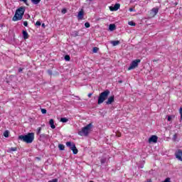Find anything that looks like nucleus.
Wrapping results in <instances>:
<instances>
[{"mask_svg":"<svg viewBox=\"0 0 182 182\" xmlns=\"http://www.w3.org/2000/svg\"><path fill=\"white\" fill-rule=\"evenodd\" d=\"M18 140L27 143V144H31L35 140V134L33 132H30L26 135L18 136Z\"/></svg>","mask_w":182,"mask_h":182,"instance_id":"f257e3e1","label":"nucleus"},{"mask_svg":"<svg viewBox=\"0 0 182 182\" xmlns=\"http://www.w3.org/2000/svg\"><path fill=\"white\" fill-rule=\"evenodd\" d=\"M25 14V7L21 6L18 8L15 13V15L13 17L14 22H16L18 21H21L22 18H23V15Z\"/></svg>","mask_w":182,"mask_h":182,"instance_id":"f03ea898","label":"nucleus"},{"mask_svg":"<svg viewBox=\"0 0 182 182\" xmlns=\"http://www.w3.org/2000/svg\"><path fill=\"white\" fill-rule=\"evenodd\" d=\"M109 95H110V91L109 90H106L105 91L101 92L98 97V105H102L106 99H107Z\"/></svg>","mask_w":182,"mask_h":182,"instance_id":"7ed1b4c3","label":"nucleus"},{"mask_svg":"<svg viewBox=\"0 0 182 182\" xmlns=\"http://www.w3.org/2000/svg\"><path fill=\"white\" fill-rule=\"evenodd\" d=\"M92 129V124H89L87 126L82 128L80 131L78 132L79 136H88L90 129Z\"/></svg>","mask_w":182,"mask_h":182,"instance_id":"20e7f679","label":"nucleus"},{"mask_svg":"<svg viewBox=\"0 0 182 182\" xmlns=\"http://www.w3.org/2000/svg\"><path fill=\"white\" fill-rule=\"evenodd\" d=\"M141 60L140 59H136L133 60L129 67L128 68V70H133V69H136V68H137V66H139V63H140Z\"/></svg>","mask_w":182,"mask_h":182,"instance_id":"39448f33","label":"nucleus"},{"mask_svg":"<svg viewBox=\"0 0 182 182\" xmlns=\"http://www.w3.org/2000/svg\"><path fill=\"white\" fill-rule=\"evenodd\" d=\"M67 147H70V150H72L73 154H77V149L76 148V145L74 143L70 141H68L66 143Z\"/></svg>","mask_w":182,"mask_h":182,"instance_id":"423d86ee","label":"nucleus"},{"mask_svg":"<svg viewBox=\"0 0 182 182\" xmlns=\"http://www.w3.org/2000/svg\"><path fill=\"white\" fill-rule=\"evenodd\" d=\"M83 16H85V11H83V9H81V10L78 12L77 18L79 21H82V19H83Z\"/></svg>","mask_w":182,"mask_h":182,"instance_id":"0eeeda50","label":"nucleus"},{"mask_svg":"<svg viewBox=\"0 0 182 182\" xmlns=\"http://www.w3.org/2000/svg\"><path fill=\"white\" fill-rule=\"evenodd\" d=\"M158 139L157 136L153 135L149 139V143H157Z\"/></svg>","mask_w":182,"mask_h":182,"instance_id":"6e6552de","label":"nucleus"},{"mask_svg":"<svg viewBox=\"0 0 182 182\" xmlns=\"http://www.w3.org/2000/svg\"><path fill=\"white\" fill-rule=\"evenodd\" d=\"M176 159H178V160H181V161H182V151L181 150H178L176 152Z\"/></svg>","mask_w":182,"mask_h":182,"instance_id":"1a4fd4ad","label":"nucleus"},{"mask_svg":"<svg viewBox=\"0 0 182 182\" xmlns=\"http://www.w3.org/2000/svg\"><path fill=\"white\" fill-rule=\"evenodd\" d=\"M120 8V4H116L114 6L109 7L110 11H118V9Z\"/></svg>","mask_w":182,"mask_h":182,"instance_id":"9d476101","label":"nucleus"},{"mask_svg":"<svg viewBox=\"0 0 182 182\" xmlns=\"http://www.w3.org/2000/svg\"><path fill=\"white\" fill-rule=\"evenodd\" d=\"M114 102V96H111L108 98V100L106 101V105H112Z\"/></svg>","mask_w":182,"mask_h":182,"instance_id":"9b49d317","label":"nucleus"},{"mask_svg":"<svg viewBox=\"0 0 182 182\" xmlns=\"http://www.w3.org/2000/svg\"><path fill=\"white\" fill-rule=\"evenodd\" d=\"M156 14H159V9L153 8L151 11V16H156Z\"/></svg>","mask_w":182,"mask_h":182,"instance_id":"f8f14e48","label":"nucleus"},{"mask_svg":"<svg viewBox=\"0 0 182 182\" xmlns=\"http://www.w3.org/2000/svg\"><path fill=\"white\" fill-rule=\"evenodd\" d=\"M49 124H50L51 129H56V126H55V122L53 121V119H50Z\"/></svg>","mask_w":182,"mask_h":182,"instance_id":"ddd939ff","label":"nucleus"},{"mask_svg":"<svg viewBox=\"0 0 182 182\" xmlns=\"http://www.w3.org/2000/svg\"><path fill=\"white\" fill-rule=\"evenodd\" d=\"M110 43L113 46H117V45H120V41H110Z\"/></svg>","mask_w":182,"mask_h":182,"instance_id":"4468645a","label":"nucleus"},{"mask_svg":"<svg viewBox=\"0 0 182 182\" xmlns=\"http://www.w3.org/2000/svg\"><path fill=\"white\" fill-rule=\"evenodd\" d=\"M23 37L25 39H28V38H29V34H28V31H23Z\"/></svg>","mask_w":182,"mask_h":182,"instance_id":"2eb2a0df","label":"nucleus"},{"mask_svg":"<svg viewBox=\"0 0 182 182\" xmlns=\"http://www.w3.org/2000/svg\"><path fill=\"white\" fill-rule=\"evenodd\" d=\"M109 29L111 31H113L116 29V25L114 24H109Z\"/></svg>","mask_w":182,"mask_h":182,"instance_id":"dca6fc26","label":"nucleus"},{"mask_svg":"<svg viewBox=\"0 0 182 182\" xmlns=\"http://www.w3.org/2000/svg\"><path fill=\"white\" fill-rule=\"evenodd\" d=\"M60 122H61L62 123H68V122H69V119L66 117H62L60 118Z\"/></svg>","mask_w":182,"mask_h":182,"instance_id":"f3484780","label":"nucleus"},{"mask_svg":"<svg viewBox=\"0 0 182 182\" xmlns=\"http://www.w3.org/2000/svg\"><path fill=\"white\" fill-rule=\"evenodd\" d=\"M31 2L34 4V5H38V4H39L41 2V0H31Z\"/></svg>","mask_w":182,"mask_h":182,"instance_id":"a211bd4d","label":"nucleus"},{"mask_svg":"<svg viewBox=\"0 0 182 182\" xmlns=\"http://www.w3.org/2000/svg\"><path fill=\"white\" fill-rule=\"evenodd\" d=\"M58 149H59V150H65V145L60 144L58 145Z\"/></svg>","mask_w":182,"mask_h":182,"instance_id":"6ab92c4d","label":"nucleus"},{"mask_svg":"<svg viewBox=\"0 0 182 182\" xmlns=\"http://www.w3.org/2000/svg\"><path fill=\"white\" fill-rule=\"evenodd\" d=\"M4 137H9V132L5 131L4 132Z\"/></svg>","mask_w":182,"mask_h":182,"instance_id":"aec40b11","label":"nucleus"},{"mask_svg":"<svg viewBox=\"0 0 182 182\" xmlns=\"http://www.w3.org/2000/svg\"><path fill=\"white\" fill-rule=\"evenodd\" d=\"M73 36H79V31H74L73 32Z\"/></svg>","mask_w":182,"mask_h":182,"instance_id":"412c9836","label":"nucleus"},{"mask_svg":"<svg viewBox=\"0 0 182 182\" xmlns=\"http://www.w3.org/2000/svg\"><path fill=\"white\" fill-rule=\"evenodd\" d=\"M128 24L130 25V26H136V23L133 21H129Z\"/></svg>","mask_w":182,"mask_h":182,"instance_id":"4be33fe9","label":"nucleus"},{"mask_svg":"<svg viewBox=\"0 0 182 182\" xmlns=\"http://www.w3.org/2000/svg\"><path fill=\"white\" fill-rule=\"evenodd\" d=\"M97 50H99V48H97V47H95V48H93V49H92V52H93L94 53H97Z\"/></svg>","mask_w":182,"mask_h":182,"instance_id":"5701e85b","label":"nucleus"},{"mask_svg":"<svg viewBox=\"0 0 182 182\" xmlns=\"http://www.w3.org/2000/svg\"><path fill=\"white\" fill-rule=\"evenodd\" d=\"M85 28H90V23L89 22H86L85 23Z\"/></svg>","mask_w":182,"mask_h":182,"instance_id":"b1692460","label":"nucleus"},{"mask_svg":"<svg viewBox=\"0 0 182 182\" xmlns=\"http://www.w3.org/2000/svg\"><path fill=\"white\" fill-rule=\"evenodd\" d=\"M46 109H43V108H42L41 109V113L43 114H46Z\"/></svg>","mask_w":182,"mask_h":182,"instance_id":"393cba45","label":"nucleus"},{"mask_svg":"<svg viewBox=\"0 0 182 182\" xmlns=\"http://www.w3.org/2000/svg\"><path fill=\"white\" fill-rule=\"evenodd\" d=\"M172 119H173V116L169 115V116H168L167 120H168V122H171Z\"/></svg>","mask_w":182,"mask_h":182,"instance_id":"a878e982","label":"nucleus"},{"mask_svg":"<svg viewBox=\"0 0 182 182\" xmlns=\"http://www.w3.org/2000/svg\"><path fill=\"white\" fill-rule=\"evenodd\" d=\"M65 60H70V57L69 55H65Z\"/></svg>","mask_w":182,"mask_h":182,"instance_id":"bb28decb","label":"nucleus"},{"mask_svg":"<svg viewBox=\"0 0 182 182\" xmlns=\"http://www.w3.org/2000/svg\"><path fill=\"white\" fill-rule=\"evenodd\" d=\"M42 130V128L39 127L37 130V134H41V131Z\"/></svg>","mask_w":182,"mask_h":182,"instance_id":"cd10ccee","label":"nucleus"},{"mask_svg":"<svg viewBox=\"0 0 182 182\" xmlns=\"http://www.w3.org/2000/svg\"><path fill=\"white\" fill-rule=\"evenodd\" d=\"M10 151H16V147H11Z\"/></svg>","mask_w":182,"mask_h":182,"instance_id":"c85d7f7f","label":"nucleus"},{"mask_svg":"<svg viewBox=\"0 0 182 182\" xmlns=\"http://www.w3.org/2000/svg\"><path fill=\"white\" fill-rule=\"evenodd\" d=\"M129 12H136V10L134 9L133 8H130V9H129Z\"/></svg>","mask_w":182,"mask_h":182,"instance_id":"c756f323","label":"nucleus"},{"mask_svg":"<svg viewBox=\"0 0 182 182\" xmlns=\"http://www.w3.org/2000/svg\"><path fill=\"white\" fill-rule=\"evenodd\" d=\"M36 25L37 26H41V21H36Z\"/></svg>","mask_w":182,"mask_h":182,"instance_id":"7c9ffc66","label":"nucleus"},{"mask_svg":"<svg viewBox=\"0 0 182 182\" xmlns=\"http://www.w3.org/2000/svg\"><path fill=\"white\" fill-rule=\"evenodd\" d=\"M48 182H58V178H54L51 181H49Z\"/></svg>","mask_w":182,"mask_h":182,"instance_id":"2f4dec72","label":"nucleus"},{"mask_svg":"<svg viewBox=\"0 0 182 182\" xmlns=\"http://www.w3.org/2000/svg\"><path fill=\"white\" fill-rule=\"evenodd\" d=\"M179 113H180L181 116L182 117V107H181L179 109Z\"/></svg>","mask_w":182,"mask_h":182,"instance_id":"473e14b6","label":"nucleus"},{"mask_svg":"<svg viewBox=\"0 0 182 182\" xmlns=\"http://www.w3.org/2000/svg\"><path fill=\"white\" fill-rule=\"evenodd\" d=\"M23 25L24 26H28V21H24Z\"/></svg>","mask_w":182,"mask_h":182,"instance_id":"72a5a7b5","label":"nucleus"},{"mask_svg":"<svg viewBox=\"0 0 182 182\" xmlns=\"http://www.w3.org/2000/svg\"><path fill=\"white\" fill-rule=\"evenodd\" d=\"M48 75H52V70H49L48 71Z\"/></svg>","mask_w":182,"mask_h":182,"instance_id":"f704fd0d","label":"nucleus"},{"mask_svg":"<svg viewBox=\"0 0 182 182\" xmlns=\"http://www.w3.org/2000/svg\"><path fill=\"white\" fill-rule=\"evenodd\" d=\"M176 139H177V134L173 135V140H176Z\"/></svg>","mask_w":182,"mask_h":182,"instance_id":"c9c22d12","label":"nucleus"},{"mask_svg":"<svg viewBox=\"0 0 182 182\" xmlns=\"http://www.w3.org/2000/svg\"><path fill=\"white\" fill-rule=\"evenodd\" d=\"M22 70H23V68H19V69H18V72H19V73H21V72H22Z\"/></svg>","mask_w":182,"mask_h":182,"instance_id":"e433bc0d","label":"nucleus"},{"mask_svg":"<svg viewBox=\"0 0 182 182\" xmlns=\"http://www.w3.org/2000/svg\"><path fill=\"white\" fill-rule=\"evenodd\" d=\"M62 12H63V14H66V9H63V10L62 11Z\"/></svg>","mask_w":182,"mask_h":182,"instance_id":"4c0bfd02","label":"nucleus"},{"mask_svg":"<svg viewBox=\"0 0 182 182\" xmlns=\"http://www.w3.org/2000/svg\"><path fill=\"white\" fill-rule=\"evenodd\" d=\"M88 97H92V93L88 94Z\"/></svg>","mask_w":182,"mask_h":182,"instance_id":"58836bf2","label":"nucleus"},{"mask_svg":"<svg viewBox=\"0 0 182 182\" xmlns=\"http://www.w3.org/2000/svg\"><path fill=\"white\" fill-rule=\"evenodd\" d=\"M101 163H102V164L105 163V160H104V159H102V160H101Z\"/></svg>","mask_w":182,"mask_h":182,"instance_id":"ea45409f","label":"nucleus"},{"mask_svg":"<svg viewBox=\"0 0 182 182\" xmlns=\"http://www.w3.org/2000/svg\"><path fill=\"white\" fill-rule=\"evenodd\" d=\"M42 26H43V28H45V23H43V24H42Z\"/></svg>","mask_w":182,"mask_h":182,"instance_id":"a19ab883","label":"nucleus"},{"mask_svg":"<svg viewBox=\"0 0 182 182\" xmlns=\"http://www.w3.org/2000/svg\"><path fill=\"white\" fill-rule=\"evenodd\" d=\"M42 136H46V135H45V134H42V135H41V137H42Z\"/></svg>","mask_w":182,"mask_h":182,"instance_id":"79ce46f5","label":"nucleus"},{"mask_svg":"<svg viewBox=\"0 0 182 182\" xmlns=\"http://www.w3.org/2000/svg\"><path fill=\"white\" fill-rule=\"evenodd\" d=\"M90 182H94V181H90Z\"/></svg>","mask_w":182,"mask_h":182,"instance_id":"37998d69","label":"nucleus"}]
</instances>
